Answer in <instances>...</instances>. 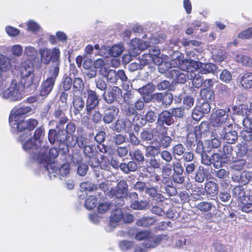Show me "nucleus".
<instances>
[{
	"label": "nucleus",
	"instance_id": "nucleus-1",
	"mask_svg": "<svg viewBox=\"0 0 252 252\" xmlns=\"http://www.w3.org/2000/svg\"><path fill=\"white\" fill-rule=\"evenodd\" d=\"M8 86V81L3 78H0V96L9 99L11 101H17L23 97V94L21 88L15 80L12 81L9 86Z\"/></svg>",
	"mask_w": 252,
	"mask_h": 252
},
{
	"label": "nucleus",
	"instance_id": "nucleus-2",
	"mask_svg": "<svg viewBox=\"0 0 252 252\" xmlns=\"http://www.w3.org/2000/svg\"><path fill=\"white\" fill-rule=\"evenodd\" d=\"M234 111L238 115L245 117L243 124L246 129L240 133V137L246 141L252 140V110H248L246 105H242L233 108Z\"/></svg>",
	"mask_w": 252,
	"mask_h": 252
},
{
	"label": "nucleus",
	"instance_id": "nucleus-3",
	"mask_svg": "<svg viewBox=\"0 0 252 252\" xmlns=\"http://www.w3.org/2000/svg\"><path fill=\"white\" fill-rule=\"evenodd\" d=\"M47 149L44 147L40 149L39 155L37 157V161L43 166L45 170L48 172L49 176L51 177V170H55L56 163L52 160L56 158L59 155V150L56 148H51L49 151V158L47 157Z\"/></svg>",
	"mask_w": 252,
	"mask_h": 252
},
{
	"label": "nucleus",
	"instance_id": "nucleus-4",
	"mask_svg": "<svg viewBox=\"0 0 252 252\" xmlns=\"http://www.w3.org/2000/svg\"><path fill=\"white\" fill-rule=\"evenodd\" d=\"M21 83L29 93L36 89L37 84L34 81L33 68L31 63H25L21 68Z\"/></svg>",
	"mask_w": 252,
	"mask_h": 252
},
{
	"label": "nucleus",
	"instance_id": "nucleus-5",
	"mask_svg": "<svg viewBox=\"0 0 252 252\" xmlns=\"http://www.w3.org/2000/svg\"><path fill=\"white\" fill-rule=\"evenodd\" d=\"M233 159V147L230 145H224L220 149L219 153H214L212 155L213 164L216 168L222 167Z\"/></svg>",
	"mask_w": 252,
	"mask_h": 252
},
{
	"label": "nucleus",
	"instance_id": "nucleus-6",
	"mask_svg": "<svg viewBox=\"0 0 252 252\" xmlns=\"http://www.w3.org/2000/svg\"><path fill=\"white\" fill-rule=\"evenodd\" d=\"M31 133L25 132L20 135L19 140L23 145V149L30 153L31 157L35 161H37V157L39 155L40 145H37L36 142L31 136Z\"/></svg>",
	"mask_w": 252,
	"mask_h": 252
},
{
	"label": "nucleus",
	"instance_id": "nucleus-7",
	"mask_svg": "<svg viewBox=\"0 0 252 252\" xmlns=\"http://www.w3.org/2000/svg\"><path fill=\"white\" fill-rule=\"evenodd\" d=\"M9 121L12 129L18 132L27 130L26 132L31 133L30 131L32 130L38 124V122L36 119L24 121L21 118H17L15 120L9 117Z\"/></svg>",
	"mask_w": 252,
	"mask_h": 252
},
{
	"label": "nucleus",
	"instance_id": "nucleus-8",
	"mask_svg": "<svg viewBox=\"0 0 252 252\" xmlns=\"http://www.w3.org/2000/svg\"><path fill=\"white\" fill-rule=\"evenodd\" d=\"M113 183L117 185V190L111 188L110 191L107 192L106 194L111 197L114 196L116 197L117 198V201H115L116 206L117 208H119L125 204V201L123 198L127 193L128 186L126 182L124 181H121L118 183L113 182Z\"/></svg>",
	"mask_w": 252,
	"mask_h": 252
},
{
	"label": "nucleus",
	"instance_id": "nucleus-9",
	"mask_svg": "<svg viewBox=\"0 0 252 252\" xmlns=\"http://www.w3.org/2000/svg\"><path fill=\"white\" fill-rule=\"evenodd\" d=\"M187 65H190L192 69H196L198 73L202 74H206L208 73H215L217 70V66L213 63H202L192 60V61L188 62Z\"/></svg>",
	"mask_w": 252,
	"mask_h": 252
},
{
	"label": "nucleus",
	"instance_id": "nucleus-10",
	"mask_svg": "<svg viewBox=\"0 0 252 252\" xmlns=\"http://www.w3.org/2000/svg\"><path fill=\"white\" fill-rule=\"evenodd\" d=\"M209 129L208 125L207 123L204 122L202 123L199 126H195L194 131H190L187 134V146L190 148L195 146L197 140V135L198 133L202 134L204 133Z\"/></svg>",
	"mask_w": 252,
	"mask_h": 252
},
{
	"label": "nucleus",
	"instance_id": "nucleus-11",
	"mask_svg": "<svg viewBox=\"0 0 252 252\" xmlns=\"http://www.w3.org/2000/svg\"><path fill=\"white\" fill-rule=\"evenodd\" d=\"M41 61L45 64H48L51 61L52 63L59 60L60 52L59 49L55 48L52 50L45 48L40 50Z\"/></svg>",
	"mask_w": 252,
	"mask_h": 252
},
{
	"label": "nucleus",
	"instance_id": "nucleus-12",
	"mask_svg": "<svg viewBox=\"0 0 252 252\" xmlns=\"http://www.w3.org/2000/svg\"><path fill=\"white\" fill-rule=\"evenodd\" d=\"M228 118V114L225 110L222 109H218L211 114L210 124L213 126L219 127L226 122Z\"/></svg>",
	"mask_w": 252,
	"mask_h": 252
},
{
	"label": "nucleus",
	"instance_id": "nucleus-13",
	"mask_svg": "<svg viewBox=\"0 0 252 252\" xmlns=\"http://www.w3.org/2000/svg\"><path fill=\"white\" fill-rule=\"evenodd\" d=\"M85 94L87 95L85 110L89 113L93 109H95L98 106L99 97L95 91L91 89L87 90L86 93H83V94Z\"/></svg>",
	"mask_w": 252,
	"mask_h": 252
},
{
	"label": "nucleus",
	"instance_id": "nucleus-14",
	"mask_svg": "<svg viewBox=\"0 0 252 252\" xmlns=\"http://www.w3.org/2000/svg\"><path fill=\"white\" fill-rule=\"evenodd\" d=\"M187 62L182 67L183 68L187 69V72H188V79L192 80V85L196 88H200L203 85V79L202 76L198 73L196 69H193L190 65H187Z\"/></svg>",
	"mask_w": 252,
	"mask_h": 252
},
{
	"label": "nucleus",
	"instance_id": "nucleus-15",
	"mask_svg": "<svg viewBox=\"0 0 252 252\" xmlns=\"http://www.w3.org/2000/svg\"><path fill=\"white\" fill-rule=\"evenodd\" d=\"M221 137L225 140L229 144L234 143L237 139L238 135L236 130L233 127V125L229 124L224 127L220 132Z\"/></svg>",
	"mask_w": 252,
	"mask_h": 252
},
{
	"label": "nucleus",
	"instance_id": "nucleus-16",
	"mask_svg": "<svg viewBox=\"0 0 252 252\" xmlns=\"http://www.w3.org/2000/svg\"><path fill=\"white\" fill-rule=\"evenodd\" d=\"M188 72L179 69H172L168 74V77L171 78L172 82L175 83L184 84L188 79Z\"/></svg>",
	"mask_w": 252,
	"mask_h": 252
},
{
	"label": "nucleus",
	"instance_id": "nucleus-17",
	"mask_svg": "<svg viewBox=\"0 0 252 252\" xmlns=\"http://www.w3.org/2000/svg\"><path fill=\"white\" fill-rule=\"evenodd\" d=\"M172 239V238L169 237L166 235L154 236L151 234L150 237L144 241L143 245L147 248H152L156 247L161 242H164L165 243L166 240Z\"/></svg>",
	"mask_w": 252,
	"mask_h": 252
},
{
	"label": "nucleus",
	"instance_id": "nucleus-18",
	"mask_svg": "<svg viewBox=\"0 0 252 252\" xmlns=\"http://www.w3.org/2000/svg\"><path fill=\"white\" fill-rule=\"evenodd\" d=\"M148 45V43L143 42L138 38H134L130 43L129 53L131 56H135L140 53V51L146 49Z\"/></svg>",
	"mask_w": 252,
	"mask_h": 252
},
{
	"label": "nucleus",
	"instance_id": "nucleus-19",
	"mask_svg": "<svg viewBox=\"0 0 252 252\" xmlns=\"http://www.w3.org/2000/svg\"><path fill=\"white\" fill-rule=\"evenodd\" d=\"M121 96H122V91L117 86H113L109 91L104 92L102 95L104 100L109 104L112 103Z\"/></svg>",
	"mask_w": 252,
	"mask_h": 252
},
{
	"label": "nucleus",
	"instance_id": "nucleus-20",
	"mask_svg": "<svg viewBox=\"0 0 252 252\" xmlns=\"http://www.w3.org/2000/svg\"><path fill=\"white\" fill-rule=\"evenodd\" d=\"M232 181L241 185L247 184L250 181L252 180V171H244L241 174L234 173L232 176Z\"/></svg>",
	"mask_w": 252,
	"mask_h": 252
},
{
	"label": "nucleus",
	"instance_id": "nucleus-21",
	"mask_svg": "<svg viewBox=\"0 0 252 252\" xmlns=\"http://www.w3.org/2000/svg\"><path fill=\"white\" fill-rule=\"evenodd\" d=\"M174 56L175 58H173L170 62H169V64H170V68H175L176 67H178L180 68V69L185 70V71H187V69L183 68L182 67L183 65L185 64L186 62H190L192 61L191 59H187L183 60V57L180 52H176L174 54Z\"/></svg>",
	"mask_w": 252,
	"mask_h": 252
},
{
	"label": "nucleus",
	"instance_id": "nucleus-22",
	"mask_svg": "<svg viewBox=\"0 0 252 252\" xmlns=\"http://www.w3.org/2000/svg\"><path fill=\"white\" fill-rule=\"evenodd\" d=\"M119 110L114 106H110L106 108L103 117V121L105 124H109L112 123L118 116Z\"/></svg>",
	"mask_w": 252,
	"mask_h": 252
},
{
	"label": "nucleus",
	"instance_id": "nucleus-23",
	"mask_svg": "<svg viewBox=\"0 0 252 252\" xmlns=\"http://www.w3.org/2000/svg\"><path fill=\"white\" fill-rule=\"evenodd\" d=\"M32 111V108L27 106L15 107L11 111L9 117L15 120L17 118L23 119V116L29 115Z\"/></svg>",
	"mask_w": 252,
	"mask_h": 252
},
{
	"label": "nucleus",
	"instance_id": "nucleus-24",
	"mask_svg": "<svg viewBox=\"0 0 252 252\" xmlns=\"http://www.w3.org/2000/svg\"><path fill=\"white\" fill-rule=\"evenodd\" d=\"M122 211L119 209H117L112 213L110 217L109 222L111 228H109L108 230L112 231L118 225L119 222L122 220Z\"/></svg>",
	"mask_w": 252,
	"mask_h": 252
},
{
	"label": "nucleus",
	"instance_id": "nucleus-25",
	"mask_svg": "<svg viewBox=\"0 0 252 252\" xmlns=\"http://www.w3.org/2000/svg\"><path fill=\"white\" fill-rule=\"evenodd\" d=\"M157 122L160 124L170 126L174 123V120L171 113L168 111H162L159 115Z\"/></svg>",
	"mask_w": 252,
	"mask_h": 252
},
{
	"label": "nucleus",
	"instance_id": "nucleus-26",
	"mask_svg": "<svg viewBox=\"0 0 252 252\" xmlns=\"http://www.w3.org/2000/svg\"><path fill=\"white\" fill-rule=\"evenodd\" d=\"M89 164L93 168H97L100 165L101 169L109 170L110 168L109 161L108 159L104 160L99 163L97 158L95 156L89 158Z\"/></svg>",
	"mask_w": 252,
	"mask_h": 252
},
{
	"label": "nucleus",
	"instance_id": "nucleus-27",
	"mask_svg": "<svg viewBox=\"0 0 252 252\" xmlns=\"http://www.w3.org/2000/svg\"><path fill=\"white\" fill-rule=\"evenodd\" d=\"M72 103L74 109L75 115L80 114L85 106V101L81 96L74 94L73 96Z\"/></svg>",
	"mask_w": 252,
	"mask_h": 252
},
{
	"label": "nucleus",
	"instance_id": "nucleus-28",
	"mask_svg": "<svg viewBox=\"0 0 252 252\" xmlns=\"http://www.w3.org/2000/svg\"><path fill=\"white\" fill-rule=\"evenodd\" d=\"M131 123L127 119L118 120L115 126L116 130L118 132L125 130L128 131L131 127Z\"/></svg>",
	"mask_w": 252,
	"mask_h": 252
},
{
	"label": "nucleus",
	"instance_id": "nucleus-29",
	"mask_svg": "<svg viewBox=\"0 0 252 252\" xmlns=\"http://www.w3.org/2000/svg\"><path fill=\"white\" fill-rule=\"evenodd\" d=\"M54 83L53 79L47 78L41 85L40 95L43 96L48 95L52 91Z\"/></svg>",
	"mask_w": 252,
	"mask_h": 252
},
{
	"label": "nucleus",
	"instance_id": "nucleus-30",
	"mask_svg": "<svg viewBox=\"0 0 252 252\" xmlns=\"http://www.w3.org/2000/svg\"><path fill=\"white\" fill-rule=\"evenodd\" d=\"M241 210L243 212L249 213L252 211V195L244 196L241 199Z\"/></svg>",
	"mask_w": 252,
	"mask_h": 252
},
{
	"label": "nucleus",
	"instance_id": "nucleus-31",
	"mask_svg": "<svg viewBox=\"0 0 252 252\" xmlns=\"http://www.w3.org/2000/svg\"><path fill=\"white\" fill-rule=\"evenodd\" d=\"M101 75L105 78L109 83L116 84L117 82V76L116 71L115 70L110 69L109 68L106 71L102 70Z\"/></svg>",
	"mask_w": 252,
	"mask_h": 252
},
{
	"label": "nucleus",
	"instance_id": "nucleus-32",
	"mask_svg": "<svg viewBox=\"0 0 252 252\" xmlns=\"http://www.w3.org/2000/svg\"><path fill=\"white\" fill-rule=\"evenodd\" d=\"M241 86L245 89L252 87V73L247 72L244 74L240 79Z\"/></svg>",
	"mask_w": 252,
	"mask_h": 252
},
{
	"label": "nucleus",
	"instance_id": "nucleus-33",
	"mask_svg": "<svg viewBox=\"0 0 252 252\" xmlns=\"http://www.w3.org/2000/svg\"><path fill=\"white\" fill-rule=\"evenodd\" d=\"M56 164L55 165V170H50L51 172V176H49L51 179H52V174H53V176L55 177L56 176V174H58V172L62 176H65L67 175L70 171L69 165L68 163H64L63 164L59 169L57 167Z\"/></svg>",
	"mask_w": 252,
	"mask_h": 252
},
{
	"label": "nucleus",
	"instance_id": "nucleus-34",
	"mask_svg": "<svg viewBox=\"0 0 252 252\" xmlns=\"http://www.w3.org/2000/svg\"><path fill=\"white\" fill-rule=\"evenodd\" d=\"M155 90L154 86L152 84H148L142 88H140L138 89V92L140 94H141L143 96L144 101L148 102L150 98H146V96L144 95L149 96V94H151Z\"/></svg>",
	"mask_w": 252,
	"mask_h": 252
},
{
	"label": "nucleus",
	"instance_id": "nucleus-35",
	"mask_svg": "<svg viewBox=\"0 0 252 252\" xmlns=\"http://www.w3.org/2000/svg\"><path fill=\"white\" fill-rule=\"evenodd\" d=\"M205 188L207 193L212 196H215L218 193V186L213 181H208L206 182Z\"/></svg>",
	"mask_w": 252,
	"mask_h": 252
},
{
	"label": "nucleus",
	"instance_id": "nucleus-36",
	"mask_svg": "<svg viewBox=\"0 0 252 252\" xmlns=\"http://www.w3.org/2000/svg\"><path fill=\"white\" fill-rule=\"evenodd\" d=\"M86 114L90 116L91 120L94 124H98L101 121L102 115L97 108L93 109L89 113L86 111Z\"/></svg>",
	"mask_w": 252,
	"mask_h": 252
},
{
	"label": "nucleus",
	"instance_id": "nucleus-37",
	"mask_svg": "<svg viewBox=\"0 0 252 252\" xmlns=\"http://www.w3.org/2000/svg\"><path fill=\"white\" fill-rule=\"evenodd\" d=\"M94 66L95 69H99V73L101 75V71H106L109 67V63L106 59H98L94 62Z\"/></svg>",
	"mask_w": 252,
	"mask_h": 252
},
{
	"label": "nucleus",
	"instance_id": "nucleus-38",
	"mask_svg": "<svg viewBox=\"0 0 252 252\" xmlns=\"http://www.w3.org/2000/svg\"><path fill=\"white\" fill-rule=\"evenodd\" d=\"M152 131L154 136L158 137H160L165 134H167V127L158 122L156 123V126L153 128Z\"/></svg>",
	"mask_w": 252,
	"mask_h": 252
},
{
	"label": "nucleus",
	"instance_id": "nucleus-39",
	"mask_svg": "<svg viewBox=\"0 0 252 252\" xmlns=\"http://www.w3.org/2000/svg\"><path fill=\"white\" fill-rule=\"evenodd\" d=\"M117 80L120 79L123 83V87L125 90H128L131 85L130 82L128 80L125 71L123 70H119L116 71Z\"/></svg>",
	"mask_w": 252,
	"mask_h": 252
},
{
	"label": "nucleus",
	"instance_id": "nucleus-40",
	"mask_svg": "<svg viewBox=\"0 0 252 252\" xmlns=\"http://www.w3.org/2000/svg\"><path fill=\"white\" fill-rule=\"evenodd\" d=\"M145 192L157 201L161 202L163 201V196L161 193L158 192L157 189L156 188L147 187Z\"/></svg>",
	"mask_w": 252,
	"mask_h": 252
},
{
	"label": "nucleus",
	"instance_id": "nucleus-41",
	"mask_svg": "<svg viewBox=\"0 0 252 252\" xmlns=\"http://www.w3.org/2000/svg\"><path fill=\"white\" fill-rule=\"evenodd\" d=\"M236 61L243 65L252 67V59L243 54H238L236 56Z\"/></svg>",
	"mask_w": 252,
	"mask_h": 252
},
{
	"label": "nucleus",
	"instance_id": "nucleus-42",
	"mask_svg": "<svg viewBox=\"0 0 252 252\" xmlns=\"http://www.w3.org/2000/svg\"><path fill=\"white\" fill-rule=\"evenodd\" d=\"M11 67L9 59L6 56L0 55V71H6ZM0 76L1 75H0Z\"/></svg>",
	"mask_w": 252,
	"mask_h": 252
},
{
	"label": "nucleus",
	"instance_id": "nucleus-43",
	"mask_svg": "<svg viewBox=\"0 0 252 252\" xmlns=\"http://www.w3.org/2000/svg\"><path fill=\"white\" fill-rule=\"evenodd\" d=\"M168 237L172 238L171 240L168 239L165 241V243L167 244L169 246H172L173 247L177 249H181L184 248V247L187 245V240L185 238H182L180 239L177 240L176 242V244L174 245L173 243L174 237L172 236Z\"/></svg>",
	"mask_w": 252,
	"mask_h": 252
},
{
	"label": "nucleus",
	"instance_id": "nucleus-44",
	"mask_svg": "<svg viewBox=\"0 0 252 252\" xmlns=\"http://www.w3.org/2000/svg\"><path fill=\"white\" fill-rule=\"evenodd\" d=\"M59 67H60V61L59 60L52 63V65L50 69V76L48 78V79H53V81L55 82L56 78L58 76L59 73Z\"/></svg>",
	"mask_w": 252,
	"mask_h": 252
},
{
	"label": "nucleus",
	"instance_id": "nucleus-45",
	"mask_svg": "<svg viewBox=\"0 0 252 252\" xmlns=\"http://www.w3.org/2000/svg\"><path fill=\"white\" fill-rule=\"evenodd\" d=\"M120 168L125 173H128L130 171H135L137 168V165L134 161H129L127 163H121Z\"/></svg>",
	"mask_w": 252,
	"mask_h": 252
},
{
	"label": "nucleus",
	"instance_id": "nucleus-46",
	"mask_svg": "<svg viewBox=\"0 0 252 252\" xmlns=\"http://www.w3.org/2000/svg\"><path fill=\"white\" fill-rule=\"evenodd\" d=\"M24 55L30 60L32 61L36 59L37 56V52L34 47L32 46H27L25 48Z\"/></svg>",
	"mask_w": 252,
	"mask_h": 252
},
{
	"label": "nucleus",
	"instance_id": "nucleus-47",
	"mask_svg": "<svg viewBox=\"0 0 252 252\" xmlns=\"http://www.w3.org/2000/svg\"><path fill=\"white\" fill-rule=\"evenodd\" d=\"M7 51L10 52L14 56L17 57L21 56L24 52L22 46L19 44L8 47L7 48Z\"/></svg>",
	"mask_w": 252,
	"mask_h": 252
},
{
	"label": "nucleus",
	"instance_id": "nucleus-48",
	"mask_svg": "<svg viewBox=\"0 0 252 252\" xmlns=\"http://www.w3.org/2000/svg\"><path fill=\"white\" fill-rule=\"evenodd\" d=\"M146 151V156L147 157H155L159 154L160 152V146L158 145L156 146L153 145H149L145 147Z\"/></svg>",
	"mask_w": 252,
	"mask_h": 252
},
{
	"label": "nucleus",
	"instance_id": "nucleus-49",
	"mask_svg": "<svg viewBox=\"0 0 252 252\" xmlns=\"http://www.w3.org/2000/svg\"><path fill=\"white\" fill-rule=\"evenodd\" d=\"M27 30L32 33H36L40 31L41 27L40 25L33 20H29L26 23Z\"/></svg>",
	"mask_w": 252,
	"mask_h": 252
},
{
	"label": "nucleus",
	"instance_id": "nucleus-50",
	"mask_svg": "<svg viewBox=\"0 0 252 252\" xmlns=\"http://www.w3.org/2000/svg\"><path fill=\"white\" fill-rule=\"evenodd\" d=\"M159 140V144L158 145L160 146V148L161 147L163 149L167 148L170 146L172 142V138L167 134L160 137Z\"/></svg>",
	"mask_w": 252,
	"mask_h": 252
},
{
	"label": "nucleus",
	"instance_id": "nucleus-51",
	"mask_svg": "<svg viewBox=\"0 0 252 252\" xmlns=\"http://www.w3.org/2000/svg\"><path fill=\"white\" fill-rule=\"evenodd\" d=\"M123 51L124 46L121 44L113 46L109 50L110 54L115 57L119 56Z\"/></svg>",
	"mask_w": 252,
	"mask_h": 252
},
{
	"label": "nucleus",
	"instance_id": "nucleus-52",
	"mask_svg": "<svg viewBox=\"0 0 252 252\" xmlns=\"http://www.w3.org/2000/svg\"><path fill=\"white\" fill-rule=\"evenodd\" d=\"M80 191H85L87 194V192L94 190L96 189V186L92 182H83L80 184Z\"/></svg>",
	"mask_w": 252,
	"mask_h": 252
},
{
	"label": "nucleus",
	"instance_id": "nucleus-53",
	"mask_svg": "<svg viewBox=\"0 0 252 252\" xmlns=\"http://www.w3.org/2000/svg\"><path fill=\"white\" fill-rule=\"evenodd\" d=\"M246 164V160L244 159H238L234 160L231 165V168L236 171L242 169Z\"/></svg>",
	"mask_w": 252,
	"mask_h": 252
},
{
	"label": "nucleus",
	"instance_id": "nucleus-54",
	"mask_svg": "<svg viewBox=\"0 0 252 252\" xmlns=\"http://www.w3.org/2000/svg\"><path fill=\"white\" fill-rule=\"evenodd\" d=\"M72 86L74 92H82L84 88V83L82 79L77 77L74 79Z\"/></svg>",
	"mask_w": 252,
	"mask_h": 252
},
{
	"label": "nucleus",
	"instance_id": "nucleus-55",
	"mask_svg": "<svg viewBox=\"0 0 252 252\" xmlns=\"http://www.w3.org/2000/svg\"><path fill=\"white\" fill-rule=\"evenodd\" d=\"M97 200L95 196L91 195L85 201V206L88 210H92L96 206Z\"/></svg>",
	"mask_w": 252,
	"mask_h": 252
},
{
	"label": "nucleus",
	"instance_id": "nucleus-56",
	"mask_svg": "<svg viewBox=\"0 0 252 252\" xmlns=\"http://www.w3.org/2000/svg\"><path fill=\"white\" fill-rule=\"evenodd\" d=\"M44 134V129L42 127L38 128L34 132L33 138L34 141L36 142L37 145H40L41 143V138Z\"/></svg>",
	"mask_w": 252,
	"mask_h": 252
},
{
	"label": "nucleus",
	"instance_id": "nucleus-57",
	"mask_svg": "<svg viewBox=\"0 0 252 252\" xmlns=\"http://www.w3.org/2000/svg\"><path fill=\"white\" fill-rule=\"evenodd\" d=\"M185 147L181 144H178L174 146L172 149V153L174 156L181 157L185 153Z\"/></svg>",
	"mask_w": 252,
	"mask_h": 252
},
{
	"label": "nucleus",
	"instance_id": "nucleus-58",
	"mask_svg": "<svg viewBox=\"0 0 252 252\" xmlns=\"http://www.w3.org/2000/svg\"><path fill=\"white\" fill-rule=\"evenodd\" d=\"M153 57L149 54H145L142 55V57L138 60V62L141 63L142 67L147 65L153 61Z\"/></svg>",
	"mask_w": 252,
	"mask_h": 252
},
{
	"label": "nucleus",
	"instance_id": "nucleus-59",
	"mask_svg": "<svg viewBox=\"0 0 252 252\" xmlns=\"http://www.w3.org/2000/svg\"><path fill=\"white\" fill-rule=\"evenodd\" d=\"M206 178V174L204 171L203 168L199 167L197 171L195 176V180L198 183H203Z\"/></svg>",
	"mask_w": 252,
	"mask_h": 252
},
{
	"label": "nucleus",
	"instance_id": "nucleus-60",
	"mask_svg": "<svg viewBox=\"0 0 252 252\" xmlns=\"http://www.w3.org/2000/svg\"><path fill=\"white\" fill-rule=\"evenodd\" d=\"M212 204L210 202H201L197 205V208L203 212H208L212 208Z\"/></svg>",
	"mask_w": 252,
	"mask_h": 252
},
{
	"label": "nucleus",
	"instance_id": "nucleus-61",
	"mask_svg": "<svg viewBox=\"0 0 252 252\" xmlns=\"http://www.w3.org/2000/svg\"><path fill=\"white\" fill-rule=\"evenodd\" d=\"M153 133L147 130H144L140 134L141 139L143 141H149L152 140L154 137Z\"/></svg>",
	"mask_w": 252,
	"mask_h": 252
},
{
	"label": "nucleus",
	"instance_id": "nucleus-62",
	"mask_svg": "<svg viewBox=\"0 0 252 252\" xmlns=\"http://www.w3.org/2000/svg\"><path fill=\"white\" fill-rule=\"evenodd\" d=\"M220 79L224 82L228 83L232 79V75L229 71L224 69L220 75Z\"/></svg>",
	"mask_w": 252,
	"mask_h": 252
},
{
	"label": "nucleus",
	"instance_id": "nucleus-63",
	"mask_svg": "<svg viewBox=\"0 0 252 252\" xmlns=\"http://www.w3.org/2000/svg\"><path fill=\"white\" fill-rule=\"evenodd\" d=\"M172 167L175 173H183L184 168L179 159L174 161L172 163Z\"/></svg>",
	"mask_w": 252,
	"mask_h": 252
},
{
	"label": "nucleus",
	"instance_id": "nucleus-64",
	"mask_svg": "<svg viewBox=\"0 0 252 252\" xmlns=\"http://www.w3.org/2000/svg\"><path fill=\"white\" fill-rule=\"evenodd\" d=\"M238 37L241 39L252 38V27L242 31L238 34Z\"/></svg>",
	"mask_w": 252,
	"mask_h": 252
}]
</instances>
